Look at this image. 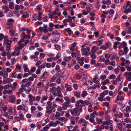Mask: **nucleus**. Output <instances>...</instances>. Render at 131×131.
Listing matches in <instances>:
<instances>
[{
  "mask_svg": "<svg viewBox=\"0 0 131 131\" xmlns=\"http://www.w3.org/2000/svg\"><path fill=\"white\" fill-rule=\"evenodd\" d=\"M69 110H68V111L66 112V114H65V116L67 118H69L70 116V114L69 112Z\"/></svg>",
  "mask_w": 131,
  "mask_h": 131,
  "instance_id": "8fccbe9b",
  "label": "nucleus"
},
{
  "mask_svg": "<svg viewBox=\"0 0 131 131\" xmlns=\"http://www.w3.org/2000/svg\"><path fill=\"white\" fill-rule=\"evenodd\" d=\"M55 101L56 102L60 101L61 103H63L64 102V100L62 99H60L59 98H57L55 99Z\"/></svg>",
  "mask_w": 131,
  "mask_h": 131,
  "instance_id": "de8ad7c7",
  "label": "nucleus"
},
{
  "mask_svg": "<svg viewBox=\"0 0 131 131\" xmlns=\"http://www.w3.org/2000/svg\"><path fill=\"white\" fill-rule=\"evenodd\" d=\"M65 87L66 88V90L67 91H71L72 90V88L71 85L66 84L65 85Z\"/></svg>",
  "mask_w": 131,
  "mask_h": 131,
  "instance_id": "f3484780",
  "label": "nucleus"
},
{
  "mask_svg": "<svg viewBox=\"0 0 131 131\" xmlns=\"http://www.w3.org/2000/svg\"><path fill=\"white\" fill-rule=\"evenodd\" d=\"M58 119L61 121H66L67 120V119L64 117H59Z\"/></svg>",
  "mask_w": 131,
  "mask_h": 131,
  "instance_id": "ea45409f",
  "label": "nucleus"
},
{
  "mask_svg": "<svg viewBox=\"0 0 131 131\" xmlns=\"http://www.w3.org/2000/svg\"><path fill=\"white\" fill-rule=\"evenodd\" d=\"M120 43L119 42L116 41L114 42V48L116 49V46Z\"/></svg>",
  "mask_w": 131,
  "mask_h": 131,
  "instance_id": "338daca9",
  "label": "nucleus"
},
{
  "mask_svg": "<svg viewBox=\"0 0 131 131\" xmlns=\"http://www.w3.org/2000/svg\"><path fill=\"white\" fill-rule=\"evenodd\" d=\"M68 75V72L67 71H64L62 73L60 77L63 78V80H65Z\"/></svg>",
  "mask_w": 131,
  "mask_h": 131,
  "instance_id": "1a4fd4ad",
  "label": "nucleus"
},
{
  "mask_svg": "<svg viewBox=\"0 0 131 131\" xmlns=\"http://www.w3.org/2000/svg\"><path fill=\"white\" fill-rule=\"evenodd\" d=\"M78 122L80 124H82L83 127L82 128V130L83 131H86L87 129L86 125L88 123V122L85 119L82 118L79 120Z\"/></svg>",
  "mask_w": 131,
  "mask_h": 131,
  "instance_id": "7ed1b4c3",
  "label": "nucleus"
},
{
  "mask_svg": "<svg viewBox=\"0 0 131 131\" xmlns=\"http://www.w3.org/2000/svg\"><path fill=\"white\" fill-rule=\"evenodd\" d=\"M49 127H50L49 126L48 124V125H47L45 127L43 128V130H45V131H47L49 129Z\"/></svg>",
  "mask_w": 131,
  "mask_h": 131,
  "instance_id": "e2e57ef3",
  "label": "nucleus"
},
{
  "mask_svg": "<svg viewBox=\"0 0 131 131\" xmlns=\"http://www.w3.org/2000/svg\"><path fill=\"white\" fill-rule=\"evenodd\" d=\"M108 78L110 79L114 80L115 79L116 77L115 75L112 74L110 75Z\"/></svg>",
  "mask_w": 131,
  "mask_h": 131,
  "instance_id": "37998d69",
  "label": "nucleus"
},
{
  "mask_svg": "<svg viewBox=\"0 0 131 131\" xmlns=\"http://www.w3.org/2000/svg\"><path fill=\"white\" fill-rule=\"evenodd\" d=\"M84 101L82 100H80L78 101H77L76 102L78 103V104H80V103H81L82 104V105H83L84 104Z\"/></svg>",
  "mask_w": 131,
  "mask_h": 131,
  "instance_id": "5fc2aeb1",
  "label": "nucleus"
},
{
  "mask_svg": "<svg viewBox=\"0 0 131 131\" xmlns=\"http://www.w3.org/2000/svg\"><path fill=\"white\" fill-rule=\"evenodd\" d=\"M9 100L11 103H14L15 101V96L14 95H11L9 97Z\"/></svg>",
  "mask_w": 131,
  "mask_h": 131,
  "instance_id": "dca6fc26",
  "label": "nucleus"
},
{
  "mask_svg": "<svg viewBox=\"0 0 131 131\" xmlns=\"http://www.w3.org/2000/svg\"><path fill=\"white\" fill-rule=\"evenodd\" d=\"M41 97L39 96H37L35 97V101L37 102H39L41 99Z\"/></svg>",
  "mask_w": 131,
  "mask_h": 131,
  "instance_id": "6e6d98bb",
  "label": "nucleus"
},
{
  "mask_svg": "<svg viewBox=\"0 0 131 131\" xmlns=\"http://www.w3.org/2000/svg\"><path fill=\"white\" fill-rule=\"evenodd\" d=\"M109 80L108 79H106L104 81L102 82V84L103 85H105L107 84L108 83H109Z\"/></svg>",
  "mask_w": 131,
  "mask_h": 131,
  "instance_id": "4c0bfd02",
  "label": "nucleus"
},
{
  "mask_svg": "<svg viewBox=\"0 0 131 131\" xmlns=\"http://www.w3.org/2000/svg\"><path fill=\"white\" fill-rule=\"evenodd\" d=\"M124 75L125 77H131V72H126L124 73Z\"/></svg>",
  "mask_w": 131,
  "mask_h": 131,
  "instance_id": "c756f323",
  "label": "nucleus"
},
{
  "mask_svg": "<svg viewBox=\"0 0 131 131\" xmlns=\"http://www.w3.org/2000/svg\"><path fill=\"white\" fill-rule=\"evenodd\" d=\"M131 12V9L130 8H128L127 10L126 9L124 12L125 14H128V13Z\"/></svg>",
  "mask_w": 131,
  "mask_h": 131,
  "instance_id": "603ef678",
  "label": "nucleus"
},
{
  "mask_svg": "<svg viewBox=\"0 0 131 131\" xmlns=\"http://www.w3.org/2000/svg\"><path fill=\"white\" fill-rule=\"evenodd\" d=\"M2 9L4 10V12L5 13H7L9 10L8 7L6 6H4L2 7Z\"/></svg>",
  "mask_w": 131,
  "mask_h": 131,
  "instance_id": "a878e982",
  "label": "nucleus"
},
{
  "mask_svg": "<svg viewBox=\"0 0 131 131\" xmlns=\"http://www.w3.org/2000/svg\"><path fill=\"white\" fill-rule=\"evenodd\" d=\"M70 103H68V102H64L62 104V105L63 106H65L67 107H69V104Z\"/></svg>",
  "mask_w": 131,
  "mask_h": 131,
  "instance_id": "13d9d810",
  "label": "nucleus"
},
{
  "mask_svg": "<svg viewBox=\"0 0 131 131\" xmlns=\"http://www.w3.org/2000/svg\"><path fill=\"white\" fill-rule=\"evenodd\" d=\"M28 97L29 99V104L30 105H32L33 104V102L35 101V97L31 94L28 95Z\"/></svg>",
  "mask_w": 131,
  "mask_h": 131,
  "instance_id": "0eeeda50",
  "label": "nucleus"
},
{
  "mask_svg": "<svg viewBox=\"0 0 131 131\" xmlns=\"http://www.w3.org/2000/svg\"><path fill=\"white\" fill-rule=\"evenodd\" d=\"M104 97L102 94L101 93L100 94V96L98 97V99L99 101L102 102L105 100V99H104Z\"/></svg>",
  "mask_w": 131,
  "mask_h": 131,
  "instance_id": "4468645a",
  "label": "nucleus"
},
{
  "mask_svg": "<svg viewBox=\"0 0 131 131\" xmlns=\"http://www.w3.org/2000/svg\"><path fill=\"white\" fill-rule=\"evenodd\" d=\"M91 58L92 59H95L96 57V56L94 53H92V54L90 55Z\"/></svg>",
  "mask_w": 131,
  "mask_h": 131,
  "instance_id": "864d4df0",
  "label": "nucleus"
},
{
  "mask_svg": "<svg viewBox=\"0 0 131 131\" xmlns=\"http://www.w3.org/2000/svg\"><path fill=\"white\" fill-rule=\"evenodd\" d=\"M10 61L12 65H13L16 62V61L15 58H13L11 59Z\"/></svg>",
  "mask_w": 131,
  "mask_h": 131,
  "instance_id": "09e8293b",
  "label": "nucleus"
},
{
  "mask_svg": "<svg viewBox=\"0 0 131 131\" xmlns=\"http://www.w3.org/2000/svg\"><path fill=\"white\" fill-rule=\"evenodd\" d=\"M113 123V121L112 120H109L107 121H103V124L104 125H109L112 124Z\"/></svg>",
  "mask_w": 131,
  "mask_h": 131,
  "instance_id": "a211bd4d",
  "label": "nucleus"
},
{
  "mask_svg": "<svg viewBox=\"0 0 131 131\" xmlns=\"http://www.w3.org/2000/svg\"><path fill=\"white\" fill-rule=\"evenodd\" d=\"M19 48L17 47L15 48L14 51L11 54V56H14L15 55L18 56L19 55L20 51H19Z\"/></svg>",
  "mask_w": 131,
  "mask_h": 131,
  "instance_id": "6e6552de",
  "label": "nucleus"
},
{
  "mask_svg": "<svg viewBox=\"0 0 131 131\" xmlns=\"http://www.w3.org/2000/svg\"><path fill=\"white\" fill-rule=\"evenodd\" d=\"M75 119L74 118H71L70 119V123L72 124H74L75 123Z\"/></svg>",
  "mask_w": 131,
  "mask_h": 131,
  "instance_id": "49530a36",
  "label": "nucleus"
},
{
  "mask_svg": "<svg viewBox=\"0 0 131 131\" xmlns=\"http://www.w3.org/2000/svg\"><path fill=\"white\" fill-rule=\"evenodd\" d=\"M88 94L87 92L86 91H82L81 96L83 97H84Z\"/></svg>",
  "mask_w": 131,
  "mask_h": 131,
  "instance_id": "2f4dec72",
  "label": "nucleus"
},
{
  "mask_svg": "<svg viewBox=\"0 0 131 131\" xmlns=\"http://www.w3.org/2000/svg\"><path fill=\"white\" fill-rule=\"evenodd\" d=\"M19 115L20 116V119L21 120H23L24 119V115H23V113L21 111L19 112Z\"/></svg>",
  "mask_w": 131,
  "mask_h": 131,
  "instance_id": "cd10ccee",
  "label": "nucleus"
},
{
  "mask_svg": "<svg viewBox=\"0 0 131 131\" xmlns=\"http://www.w3.org/2000/svg\"><path fill=\"white\" fill-rule=\"evenodd\" d=\"M103 42L102 40H100L96 42V44L98 46H99L102 44Z\"/></svg>",
  "mask_w": 131,
  "mask_h": 131,
  "instance_id": "680f3d73",
  "label": "nucleus"
},
{
  "mask_svg": "<svg viewBox=\"0 0 131 131\" xmlns=\"http://www.w3.org/2000/svg\"><path fill=\"white\" fill-rule=\"evenodd\" d=\"M57 89V88L55 87H52L50 89V92L52 93L53 92H55V91Z\"/></svg>",
  "mask_w": 131,
  "mask_h": 131,
  "instance_id": "bf43d9fd",
  "label": "nucleus"
},
{
  "mask_svg": "<svg viewBox=\"0 0 131 131\" xmlns=\"http://www.w3.org/2000/svg\"><path fill=\"white\" fill-rule=\"evenodd\" d=\"M98 114L95 111L94 112L90 114V117H95V115H97Z\"/></svg>",
  "mask_w": 131,
  "mask_h": 131,
  "instance_id": "473e14b6",
  "label": "nucleus"
},
{
  "mask_svg": "<svg viewBox=\"0 0 131 131\" xmlns=\"http://www.w3.org/2000/svg\"><path fill=\"white\" fill-rule=\"evenodd\" d=\"M124 54L126 55L128 52V48L127 47H125L124 48Z\"/></svg>",
  "mask_w": 131,
  "mask_h": 131,
  "instance_id": "4d7b16f0",
  "label": "nucleus"
},
{
  "mask_svg": "<svg viewBox=\"0 0 131 131\" xmlns=\"http://www.w3.org/2000/svg\"><path fill=\"white\" fill-rule=\"evenodd\" d=\"M61 77H60V76L58 77L56 80V82L58 84H60L61 83H63L64 82V81L62 80L61 79Z\"/></svg>",
  "mask_w": 131,
  "mask_h": 131,
  "instance_id": "aec40b11",
  "label": "nucleus"
},
{
  "mask_svg": "<svg viewBox=\"0 0 131 131\" xmlns=\"http://www.w3.org/2000/svg\"><path fill=\"white\" fill-rule=\"evenodd\" d=\"M75 56L76 57H77V59L78 60L80 58V51H77L75 53Z\"/></svg>",
  "mask_w": 131,
  "mask_h": 131,
  "instance_id": "a19ab883",
  "label": "nucleus"
},
{
  "mask_svg": "<svg viewBox=\"0 0 131 131\" xmlns=\"http://www.w3.org/2000/svg\"><path fill=\"white\" fill-rule=\"evenodd\" d=\"M9 8L10 9H13L14 8V3L12 2L9 3Z\"/></svg>",
  "mask_w": 131,
  "mask_h": 131,
  "instance_id": "c03bdc74",
  "label": "nucleus"
},
{
  "mask_svg": "<svg viewBox=\"0 0 131 131\" xmlns=\"http://www.w3.org/2000/svg\"><path fill=\"white\" fill-rule=\"evenodd\" d=\"M98 75L97 74L95 75L93 79V81L95 83L98 82L100 80V79L98 78Z\"/></svg>",
  "mask_w": 131,
  "mask_h": 131,
  "instance_id": "ddd939ff",
  "label": "nucleus"
},
{
  "mask_svg": "<svg viewBox=\"0 0 131 131\" xmlns=\"http://www.w3.org/2000/svg\"><path fill=\"white\" fill-rule=\"evenodd\" d=\"M28 81L27 79H23L22 81V82L23 83H25V84H22L21 85V87L22 88H26L27 87L30 86L32 84V82Z\"/></svg>",
  "mask_w": 131,
  "mask_h": 131,
  "instance_id": "20e7f679",
  "label": "nucleus"
},
{
  "mask_svg": "<svg viewBox=\"0 0 131 131\" xmlns=\"http://www.w3.org/2000/svg\"><path fill=\"white\" fill-rule=\"evenodd\" d=\"M70 112L72 115L78 116L80 115V113L82 111L78 108H75L73 110H70Z\"/></svg>",
  "mask_w": 131,
  "mask_h": 131,
  "instance_id": "39448f33",
  "label": "nucleus"
},
{
  "mask_svg": "<svg viewBox=\"0 0 131 131\" xmlns=\"http://www.w3.org/2000/svg\"><path fill=\"white\" fill-rule=\"evenodd\" d=\"M23 68L24 69V71L25 72H27L29 71V69L27 68V66L26 64H24L23 66Z\"/></svg>",
  "mask_w": 131,
  "mask_h": 131,
  "instance_id": "c9c22d12",
  "label": "nucleus"
},
{
  "mask_svg": "<svg viewBox=\"0 0 131 131\" xmlns=\"http://www.w3.org/2000/svg\"><path fill=\"white\" fill-rule=\"evenodd\" d=\"M25 90H26L25 89L20 88L18 90V92H17V93L18 94H21L22 92Z\"/></svg>",
  "mask_w": 131,
  "mask_h": 131,
  "instance_id": "f704fd0d",
  "label": "nucleus"
},
{
  "mask_svg": "<svg viewBox=\"0 0 131 131\" xmlns=\"http://www.w3.org/2000/svg\"><path fill=\"white\" fill-rule=\"evenodd\" d=\"M45 67V65L44 64H42L40 66H38V69L41 71L42 68H44Z\"/></svg>",
  "mask_w": 131,
  "mask_h": 131,
  "instance_id": "79ce46f5",
  "label": "nucleus"
},
{
  "mask_svg": "<svg viewBox=\"0 0 131 131\" xmlns=\"http://www.w3.org/2000/svg\"><path fill=\"white\" fill-rule=\"evenodd\" d=\"M97 50V48L96 46H92V49L91 51V53H94Z\"/></svg>",
  "mask_w": 131,
  "mask_h": 131,
  "instance_id": "412c9836",
  "label": "nucleus"
},
{
  "mask_svg": "<svg viewBox=\"0 0 131 131\" xmlns=\"http://www.w3.org/2000/svg\"><path fill=\"white\" fill-rule=\"evenodd\" d=\"M52 35L54 37H59L60 35V33L58 30H55L53 31Z\"/></svg>",
  "mask_w": 131,
  "mask_h": 131,
  "instance_id": "f8f14e48",
  "label": "nucleus"
},
{
  "mask_svg": "<svg viewBox=\"0 0 131 131\" xmlns=\"http://www.w3.org/2000/svg\"><path fill=\"white\" fill-rule=\"evenodd\" d=\"M71 58L70 56L69 57H65L64 58V59L66 61H68L69 60H71Z\"/></svg>",
  "mask_w": 131,
  "mask_h": 131,
  "instance_id": "69168bd1",
  "label": "nucleus"
},
{
  "mask_svg": "<svg viewBox=\"0 0 131 131\" xmlns=\"http://www.w3.org/2000/svg\"><path fill=\"white\" fill-rule=\"evenodd\" d=\"M32 20L34 21H35L37 19L38 20V16L36 14H34L32 15Z\"/></svg>",
  "mask_w": 131,
  "mask_h": 131,
  "instance_id": "bb28decb",
  "label": "nucleus"
},
{
  "mask_svg": "<svg viewBox=\"0 0 131 131\" xmlns=\"http://www.w3.org/2000/svg\"><path fill=\"white\" fill-rule=\"evenodd\" d=\"M60 121L59 120H57L55 122H53L52 121L50 122L48 124L49 126L56 127L57 125L59 124Z\"/></svg>",
  "mask_w": 131,
  "mask_h": 131,
  "instance_id": "9d476101",
  "label": "nucleus"
},
{
  "mask_svg": "<svg viewBox=\"0 0 131 131\" xmlns=\"http://www.w3.org/2000/svg\"><path fill=\"white\" fill-rule=\"evenodd\" d=\"M95 83H96L94 84L95 87H94V89H95L96 88H99L100 86V83L98 82Z\"/></svg>",
  "mask_w": 131,
  "mask_h": 131,
  "instance_id": "3c124183",
  "label": "nucleus"
},
{
  "mask_svg": "<svg viewBox=\"0 0 131 131\" xmlns=\"http://www.w3.org/2000/svg\"><path fill=\"white\" fill-rule=\"evenodd\" d=\"M29 16V15L28 13L25 12L23 13V15L21 16V17L23 19L25 18H27Z\"/></svg>",
  "mask_w": 131,
  "mask_h": 131,
  "instance_id": "5701e85b",
  "label": "nucleus"
},
{
  "mask_svg": "<svg viewBox=\"0 0 131 131\" xmlns=\"http://www.w3.org/2000/svg\"><path fill=\"white\" fill-rule=\"evenodd\" d=\"M74 94L77 97L79 98L80 97V93L79 92L75 91L74 92Z\"/></svg>",
  "mask_w": 131,
  "mask_h": 131,
  "instance_id": "7c9ffc66",
  "label": "nucleus"
},
{
  "mask_svg": "<svg viewBox=\"0 0 131 131\" xmlns=\"http://www.w3.org/2000/svg\"><path fill=\"white\" fill-rule=\"evenodd\" d=\"M84 59V58L83 57L81 58L79 61V63L80 64L81 66H82L84 64L83 61Z\"/></svg>",
  "mask_w": 131,
  "mask_h": 131,
  "instance_id": "393cba45",
  "label": "nucleus"
},
{
  "mask_svg": "<svg viewBox=\"0 0 131 131\" xmlns=\"http://www.w3.org/2000/svg\"><path fill=\"white\" fill-rule=\"evenodd\" d=\"M115 72V74H118L119 73V67H117V68L114 69Z\"/></svg>",
  "mask_w": 131,
  "mask_h": 131,
  "instance_id": "a18cd8bd",
  "label": "nucleus"
},
{
  "mask_svg": "<svg viewBox=\"0 0 131 131\" xmlns=\"http://www.w3.org/2000/svg\"><path fill=\"white\" fill-rule=\"evenodd\" d=\"M117 56H116L111 55V56L110 60L111 61L114 60L116 58Z\"/></svg>",
  "mask_w": 131,
  "mask_h": 131,
  "instance_id": "0e129e2a",
  "label": "nucleus"
},
{
  "mask_svg": "<svg viewBox=\"0 0 131 131\" xmlns=\"http://www.w3.org/2000/svg\"><path fill=\"white\" fill-rule=\"evenodd\" d=\"M61 54L58 53L57 54L56 57L53 58V60H56L59 59L61 57Z\"/></svg>",
  "mask_w": 131,
  "mask_h": 131,
  "instance_id": "c85d7f7f",
  "label": "nucleus"
},
{
  "mask_svg": "<svg viewBox=\"0 0 131 131\" xmlns=\"http://www.w3.org/2000/svg\"><path fill=\"white\" fill-rule=\"evenodd\" d=\"M56 78V77H55L54 75H53L52 76V77L51 78L50 81H51L53 82L55 80Z\"/></svg>",
  "mask_w": 131,
  "mask_h": 131,
  "instance_id": "774afa93",
  "label": "nucleus"
},
{
  "mask_svg": "<svg viewBox=\"0 0 131 131\" xmlns=\"http://www.w3.org/2000/svg\"><path fill=\"white\" fill-rule=\"evenodd\" d=\"M61 114L60 113L58 112H56V114L54 116V117L56 119H58L60 116H61Z\"/></svg>",
  "mask_w": 131,
  "mask_h": 131,
  "instance_id": "4be33fe9",
  "label": "nucleus"
},
{
  "mask_svg": "<svg viewBox=\"0 0 131 131\" xmlns=\"http://www.w3.org/2000/svg\"><path fill=\"white\" fill-rule=\"evenodd\" d=\"M65 30L67 31L70 35L73 33L72 31L69 28L66 29Z\"/></svg>",
  "mask_w": 131,
  "mask_h": 131,
  "instance_id": "58836bf2",
  "label": "nucleus"
},
{
  "mask_svg": "<svg viewBox=\"0 0 131 131\" xmlns=\"http://www.w3.org/2000/svg\"><path fill=\"white\" fill-rule=\"evenodd\" d=\"M102 2L103 4H106L108 5H110L111 4V1L110 0L103 1H102Z\"/></svg>",
  "mask_w": 131,
  "mask_h": 131,
  "instance_id": "b1692460",
  "label": "nucleus"
},
{
  "mask_svg": "<svg viewBox=\"0 0 131 131\" xmlns=\"http://www.w3.org/2000/svg\"><path fill=\"white\" fill-rule=\"evenodd\" d=\"M29 42L28 40H26L25 41L24 39H21L18 42V47L19 49H21L24 47L26 46V44Z\"/></svg>",
  "mask_w": 131,
  "mask_h": 131,
  "instance_id": "f03ea898",
  "label": "nucleus"
},
{
  "mask_svg": "<svg viewBox=\"0 0 131 131\" xmlns=\"http://www.w3.org/2000/svg\"><path fill=\"white\" fill-rule=\"evenodd\" d=\"M47 106L46 107L47 110L46 112L48 114L54 112L56 111L55 108L58 106L54 102H53L52 103L51 101H48L47 102Z\"/></svg>",
  "mask_w": 131,
  "mask_h": 131,
  "instance_id": "f257e3e1",
  "label": "nucleus"
},
{
  "mask_svg": "<svg viewBox=\"0 0 131 131\" xmlns=\"http://www.w3.org/2000/svg\"><path fill=\"white\" fill-rule=\"evenodd\" d=\"M83 105L82 104H78V103L76 102L75 104V106L76 107L75 108H78L79 110H80L81 111H82V107Z\"/></svg>",
  "mask_w": 131,
  "mask_h": 131,
  "instance_id": "2eb2a0df",
  "label": "nucleus"
},
{
  "mask_svg": "<svg viewBox=\"0 0 131 131\" xmlns=\"http://www.w3.org/2000/svg\"><path fill=\"white\" fill-rule=\"evenodd\" d=\"M90 48L89 47L82 48L81 50L82 55L83 56H88L89 54L88 52L90 51Z\"/></svg>",
  "mask_w": 131,
  "mask_h": 131,
  "instance_id": "423d86ee",
  "label": "nucleus"
},
{
  "mask_svg": "<svg viewBox=\"0 0 131 131\" xmlns=\"http://www.w3.org/2000/svg\"><path fill=\"white\" fill-rule=\"evenodd\" d=\"M117 99L118 100L122 101L124 100V98L122 96L120 95H118L117 96Z\"/></svg>",
  "mask_w": 131,
  "mask_h": 131,
  "instance_id": "e433bc0d",
  "label": "nucleus"
},
{
  "mask_svg": "<svg viewBox=\"0 0 131 131\" xmlns=\"http://www.w3.org/2000/svg\"><path fill=\"white\" fill-rule=\"evenodd\" d=\"M4 42L6 45H11V42L10 40H8L7 38H5L4 40Z\"/></svg>",
  "mask_w": 131,
  "mask_h": 131,
  "instance_id": "6ab92c4d",
  "label": "nucleus"
},
{
  "mask_svg": "<svg viewBox=\"0 0 131 131\" xmlns=\"http://www.w3.org/2000/svg\"><path fill=\"white\" fill-rule=\"evenodd\" d=\"M39 29L41 31L43 30V31L45 33L48 32V31L47 29V26L46 25H45L43 27H40L39 28Z\"/></svg>",
  "mask_w": 131,
  "mask_h": 131,
  "instance_id": "9b49d317",
  "label": "nucleus"
},
{
  "mask_svg": "<svg viewBox=\"0 0 131 131\" xmlns=\"http://www.w3.org/2000/svg\"><path fill=\"white\" fill-rule=\"evenodd\" d=\"M8 76V73L5 72H4L3 75V77L4 78H7Z\"/></svg>",
  "mask_w": 131,
  "mask_h": 131,
  "instance_id": "052dcab7",
  "label": "nucleus"
},
{
  "mask_svg": "<svg viewBox=\"0 0 131 131\" xmlns=\"http://www.w3.org/2000/svg\"><path fill=\"white\" fill-rule=\"evenodd\" d=\"M96 119L97 123L98 124H101L102 123H103V122L101 119L99 118H96Z\"/></svg>",
  "mask_w": 131,
  "mask_h": 131,
  "instance_id": "72a5a7b5",
  "label": "nucleus"
}]
</instances>
